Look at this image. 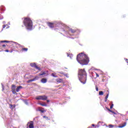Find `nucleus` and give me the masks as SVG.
Here are the masks:
<instances>
[{
  "instance_id": "f257e3e1",
  "label": "nucleus",
  "mask_w": 128,
  "mask_h": 128,
  "mask_svg": "<svg viewBox=\"0 0 128 128\" xmlns=\"http://www.w3.org/2000/svg\"><path fill=\"white\" fill-rule=\"evenodd\" d=\"M76 60L82 66H86L90 62V59L86 54L82 52L79 54L76 57Z\"/></svg>"
},
{
  "instance_id": "f03ea898",
  "label": "nucleus",
  "mask_w": 128,
  "mask_h": 128,
  "mask_svg": "<svg viewBox=\"0 0 128 128\" xmlns=\"http://www.w3.org/2000/svg\"><path fill=\"white\" fill-rule=\"evenodd\" d=\"M78 78L80 82L83 84L86 82V72L84 70H80L78 72Z\"/></svg>"
},
{
  "instance_id": "7ed1b4c3",
  "label": "nucleus",
  "mask_w": 128,
  "mask_h": 128,
  "mask_svg": "<svg viewBox=\"0 0 128 128\" xmlns=\"http://www.w3.org/2000/svg\"><path fill=\"white\" fill-rule=\"evenodd\" d=\"M23 24L24 26H26V30H32L33 24L32 21V20H30V18H24L23 21Z\"/></svg>"
},
{
  "instance_id": "20e7f679",
  "label": "nucleus",
  "mask_w": 128,
  "mask_h": 128,
  "mask_svg": "<svg viewBox=\"0 0 128 128\" xmlns=\"http://www.w3.org/2000/svg\"><path fill=\"white\" fill-rule=\"evenodd\" d=\"M61 34H62L64 36H66V38H74L76 36H76V33L74 32H65L64 34H62V33H61Z\"/></svg>"
},
{
  "instance_id": "39448f33",
  "label": "nucleus",
  "mask_w": 128,
  "mask_h": 128,
  "mask_svg": "<svg viewBox=\"0 0 128 128\" xmlns=\"http://www.w3.org/2000/svg\"><path fill=\"white\" fill-rule=\"evenodd\" d=\"M36 100H48V96H38L36 98Z\"/></svg>"
},
{
  "instance_id": "423d86ee",
  "label": "nucleus",
  "mask_w": 128,
  "mask_h": 128,
  "mask_svg": "<svg viewBox=\"0 0 128 128\" xmlns=\"http://www.w3.org/2000/svg\"><path fill=\"white\" fill-rule=\"evenodd\" d=\"M47 25L50 28H54L56 26V23H52V22H48Z\"/></svg>"
},
{
  "instance_id": "0eeeda50",
  "label": "nucleus",
  "mask_w": 128,
  "mask_h": 128,
  "mask_svg": "<svg viewBox=\"0 0 128 128\" xmlns=\"http://www.w3.org/2000/svg\"><path fill=\"white\" fill-rule=\"evenodd\" d=\"M30 66L32 68H34L36 70H40V68L38 66H36V63H34V62L30 64Z\"/></svg>"
},
{
  "instance_id": "6e6552de",
  "label": "nucleus",
  "mask_w": 128,
  "mask_h": 128,
  "mask_svg": "<svg viewBox=\"0 0 128 128\" xmlns=\"http://www.w3.org/2000/svg\"><path fill=\"white\" fill-rule=\"evenodd\" d=\"M44 108H38V112H42V114H44V112H46V110H44Z\"/></svg>"
},
{
  "instance_id": "1a4fd4ad",
  "label": "nucleus",
  "mask_w": 128,
  "mask_h": 128,
  "mask_svg": "<svg viewBox=\"0 0 128 128\" xmlns=\"http://www.w3.org/2000/svg\"><path fill=\"white\" fill-rule=\"evenodd\" d=\"M46 82H48L46 78H43L41 80V82H42V84H46Z\"/></svg>"
},
{
  "instance_id": "9d476101",
  "label": "nucleus",
  "mask_w": 128,
  "mask_h": 128,
  "mask_svg": "<svg viewBox=\"0 0 128 128\" xmlns=\"http://www.w3.org/2000/svg\"><path fill=\"white\" fill-rule=\"evenodd\" d=\"M126 126V122H124L123 124L119 126L118 128H124Z\"/></svg>"
},
{
  "instance_id": "9b49d317",
  "label": "nucleus",
  "mask_w": 128,
  "mask_h": 128,
  "mask_svg": "<svg viewBox=\"0 0 128 128\" xmlns=\"http://www.w3.org/2000/svg\"><path fill=\"white\" fill-rule=\"evenodd\" d=\"M20 88H22V86H18L17 87V88H16V90H16V92H20Z\"/></svg>"
},
{
  "instance_id": "f8f14e48",
  "label": "nucleus",
  "mask_w": 128,
  "mask_h": 128,
  "mask_svg": "<svg viewBox=\"0 0 128 128\" xmlns=\"http://www.w3.org/2000/svg\"><path fill=\"white\" fill-rule=\"evenodd\" d=\"M56 82H57L58 84L62 82V78H58V79L56 80Z\"/></svg>"
},
{
  "instance_id": "ddd939ff",
  "label": "nucleus",
  "mask_w": 128,
  "mask_h": 128,
  "mask_svg": "<svg viewBox=\"0 0 128 128\" xmlns=\"http://www.w3.org/2000/svg\"><path fill=\"white\" fill-rule=\"evenodd\" d=\"M2 28H8L10 26H8V24H6L3 25Z\"/></svg>"
},
{
  "instance_id": "4468645a",
  "label": "nucleus",
  "mask_w": 128,
  "mask_h": 128,
  "mask_svg": "<svg viewBox=\"0 0 128 128\" xmlns=\"http://www.w3.org/2000/svg\"><path fill=\"white\" fill-rule=\"evenodd\" d=\"M38 104H40V106H46V103H38Z\"/></svg>"
},
{
  "instance_id": "2eb2a0df",
  "label": "nucleus",
  "mask_w": 128,
  "mask_h": 128,
  "mask_svg": "<svg viewBox=\"0 0 128 128\" xmlns=\"http://www.w3.org/2000/svg\"><path fill=\"white\" fill-rule=\"evenodd\" d=\"M16 85L12 84V90H16Z\"/></svg>"
},
{
  "instance_id": "dca6fc26",
  "label": "nucleus",
  "mask_w": 128,
  "mask_h": 128,
  "mask_svg": "<svg viewBox=\"0 0 128 128\" xmlns=\"http://www.w3.org/2000/svg\"><path fill=\"white\" fill-rule=\"evenodd\" d=\"M67 56H70V58L72 60V58L74 55L72 54H67Z\"/></svg>"
},
{
  "instance_id": "f3484780",
  "label": "nucleus",
  "mask_w": 128,
  "mask_h": 128,
  "mask_svg": "<svg viewBox=\"0 0 128 128\" xmlns=\"http://www.w3.org/2000/svg\"><path fill=\"white\" fill-rule=\"evenodd\" d=\"M28 48H22V52H28Z\"/></svg>"
},
{
  "instance_id": "a211bd4d",
  "label": "nucleus",
  "mask_w": 128,
  "mask_h": 128,
  "mask_svg": "<svg viewBox=\"0 0 128 128\" xmlns=\"http://www.w3.org/2000/svg\"><path fill=\"white\" fill-rule=\"evenodd\" d=\"M34 124L32 123H30V124H29V128H34Z\"/></svg>"
},
{
  "instance_id": "6ab92c4d",
  "label": "nucleus",
  "mask_w": 128,
  "mask_h": 128,
  "mask_svg": "<svg viewBox=\"0 0 128 128\" xmlns=\"http://www.w3.org/2000/svg\"><path fill=\"white\" fill-rule=\"evenodd\" d=\"M52 76L54 78H58V76L56 75V73H52Z\"/></svg>"
},
{
  "instance_id": "aec40b11",
  "label": "nucleus",
  "mask_w": 128,
  "mask_h": 128,
  "mask_svg": "<svg viewBox=\"0 0 128 128\" xmlns=\"http://www.w3.org/2000/svg\"><path fill=\"white\" fill-rule=\"evenodd\" d=\"M38 78H40L38 76H36L34 77V78L33 80H34V82L35 80H38Z\"/></svg>"
},
{
  "instance_id": "412c9836",
  "label": "nucleus",
  "mask_w": 128,
  "mask_h": 128,
  "mask_svg": "<svg viewBox=\"0 0 128 128\" xmlns=\"http://www.w3.org/2000/svg\"><path fill=\"white\" fill-rule=\"evenodd\" d=\"M108 94L106 96H105V102H106V100H108Z\"/></svg>"
},
{
  "instance_id": "4be33fe9",
  "label": "nucleus",
  "mask_w": 128,
  "mask_h": 128,
  "mask_svg": "<svg viewBox=\"0 0 128 128\" xmlns=\"http://www.w3.org/2000/svg\"><path fill=\"white\" fill-rule=\"evenodd\" d=\"M2 42H10V41L8 40H2L0 42V44H2Z\"/></svg>"
},
{
  "instance_id": "5701e85b",
  "label": "nucleus",
  "mask_w": 128,
  "mask_h": 128,
  "mask_svg": "<svg viewBox=\"0 0 128 128\" xmlns=\"http://www.w3.org/2000/svg\"><path fill=\"white\" fill-rule=\"evenodd\" d=\"M44 74H46V72H42L39 74L40 76H44Z\"/></svg>"
},
{
  "instance_id": "b1692460",
  "label": "nucleus",
  "mask_w": 128,
  "mask_h": 128,
  "mask_svg": "<svg viewBox=\"0 0 128 128\" xmlns=\"http://www.w3.org/2000/svg\"><path fill=\"white\" fill-rule=\"evenodd\" d=\"M99 95L100 96H103L104 95V92L102 91L99 92Z\"/></svg>"
},
{
  "instance_id": "393cba45",
  "label": "nucleus",
  "mask_w": 128,
  "mask_h": 128,
  "mask_svg": "<svg viewBox=\"0 0 128 128\" xmlns=\"http://www.w3.org/2000/svg\"><path fill=\"white\" fill-rule=\"evenodd\" d=\"M108 110L110 111V112H112V113L114 114H116V113L115 112H114V111H112V110H110V109H108Z\"/></svg>"
},
{
  "instance_id": "a878e982",
  "label": "nucleus",
  "mask_w": 128,
  "mask_h": 128,
  "mask_svg": "<svg viewBox=\"0 0 128 128\" xmlns=\"http://www.w3.org/2000/svg\"><path fill=\"white\" fill-rule=\"evenodd\" d=\"M34 82V79H32V80H28L27 82H28V84H29V82Z\"/></svg>"
},
{
  "instance_id": "bb28decb",
  "label": "nucleus",
  "mask_w": 128,
  "mask_h": 128,
  "mask_svg": "<svg viewBox=\"0 0 128 128\" xmlns=\"http://www.w3.org/2000/svg\"><path fill=\"white\" fill-rule=\"evenodd\" d=\"M1 84L2 86V91L4 92V84H2V83Z\"/></svg>"
},
{
  "instance_id": "cd10ccee",
  "label": "nucleus",
  "mask_w": 128,
  "mask_h": 128,
  "mask_svg": "<svg viewBox=\"0 0 128 128\" xmlns=\"http://www.w3.org/2000/svg\"><path fill=\"white\" fill-rule=\"evenodd\" d=\"M12 92L14 94H18V93L16 92V90H12Z\"/></svg>"
},
{
  "instance_id": "c85d7f7f",
  "label": "nucleus",
  "mask_w": 128,
  "mask_h": 128,
  "mask_svg": "<svg viewBox=\"0 0 128 128\" xmlns=\"http://www.w3.org/2000/svg\"><path fill=\"white\" fill-rule=\"evenodd\" d=\"M14 44H15L16 46H20V44L18 43L14 42Z\"/></svg>"
},
{
  "instance_id": "c756f323",
  "label": "nucleus",
  "mask_w": 128,
  "mask_h": 128,
  "mask_svg": "<svg viewBox=\"0 0 128 128\" xmlns=\"http://www.w3.org/2000/svg\"><path fill=\"white\" fill-rule=\"evenodd\" d=\"M24 103L25 104H26V106H28V101L26 100H24Z\"/></svg>"
},
{
  "instance_id": "7c9ffc66",
  "label": "nucleus",
  "mask_w": 128,
  "mask_h": 128,
  "mask_svg": "<svg viewBox=\"0 0 128 128\" xmlns=\"http://www.w3.org/2000/svg\"><path fill=\"white\" fill-rule=\"evenodd\" d=\"M58 74H64L62 72H58Z\"/></svg>"
},
{
  "instance_id": "2f4dec72",
  "label": "nucleus",
  "mask_w": 128,
  "mask_h": 128,
  "mask_svg": "<svg viewBox=\"0 0 128 128\" xmlns=\"http://www.w3.org/2000/svg\"><path fill=\"white\" fill-rule=\"evenodd\" d=\"M43 118H46V120H48V116H43Z\"/></svg>"
},
{
  "instance_id": "473e14b6",
  "label": "nucleus",
  "mask_w": 128,
  "mask_h": 128,
  "mask_svg": "<svg viewBox=\"0 0 128 128\" xmlns=\"http://www.w3.org/2000/svg\"><path fill=\"white\" fill-rule=\"evenodd\" d=\"M112 108H114V104H112V105L110 106V108L112 109Z\"/></svg>"
},
{
  "instance_id": "72a5a7b5",
  "label": "nucleus",
  "mask_w": 128,
  "mask_h": 128,
  "mask_svg": "<svg viewBox=\"0 0 128 128\" xmlns=\"http://www.w3.org/2000/svg\"><path fill=\"white\" fill-rule=\"evenodd\" d=\"M64 76H66V78H68V74H64Z\"/></svg>"
},
{
  "instance_id": "f704fd0d",
  "label": "nucleus",
  "mask_w": 128,
  "mask_h": 128,
  "mask_svg": "<svg viewBox=\"0 0 128 128\" xmlns=\"http://www.w3.org/2000/svg\"><path fill=\"white\" fill-rule=\"evenodd\" d=\"M110 128H114V125L112 124H110L109 125Z\"/></svg>"
},
{
  "instance_id": "c9c22d12",
  "label": "nucleus",
  "mask_w": 128,
  "mask_h": 128,
  "mask_svg": "<svg viewBox=\"0 0 128 128\" xmlns=\"http://www.w3.org/2000/svg\"><path fill=\"white\" fill-rule=\"evenodd\" d=\"M96 92H98V86H96Z\"/></svg>"
},
{
  "instance_id": "e433bc0d",
  "label": "nucleus",
  "mask_w": 128,
  "mask_h": 128,
  "mask_svg": "<svg viewBox=\"0 0 128 128\" xmlns=\"http://www.w3.org/2000/svg\"><path fill=\"white\" fill-rule=\"evenodd\" d=\"M96 78H98V76H100L98 75V74H96Z\"/></svg>"
},
{
  "instance_id": "4c0bfd02",
  "label": "nucleus",
  "mask_w": 128,
  "mask_h": 128,
  "mask_svg": "<svg viewBox=\"0 0 128 128\" xmlns=\"http://www.w3.org/2000/svg\"><path fill=\"white\" fill-rule=\"evenodd\" d=\"M5 52H10L8 50H5Z\"/></svg>"
},
{
  "instance_id": "58836bf2",
  "label": "nucleus",
  "mask_w": 128,
  "mask_h": 128,
  "mask_svg": "<svg viewBox=\"0 0 128 128\" xmlns=\"http://www.w3.org/2000/svg\"><path fill=\"white\" fill-rule=\"evenodd\" d=\"M125 60H128V58H124Z\"/></svg>"
},
{
  "instance_id": "ea45409f",
  "label": "nucleus",
  "mask_w": 128,
  "mask_h": 128,
  "mask_svg": "<svg viewBox=\"0 0 128 128\" xmlns=\"http://www.w3.org/2000/svg\"><path fill=\"white\" fill-rule=\"evenodd\" d=\"M47 102H50V100H47Z\"/></svg>"
},
{
  "instance_id": "a19ab883",
  "label": "nucleus",
  "mask_w": 128,
  "mask_h": 128,
  "mask_svg": "<svg viewBox=\"0 0 128 128\" xmlns=\"http://www.w3.org/2000/svg\"><path fill=\"white\" fill-rule=\"evenodd\" d=\"M92 126H94V124H92Z\"/></svg>"
},
{
  "instance_id": "79ce46f5",
  "label": "nucleus",
  "mask_w": 128,
  "mask_h": 128,
  "mask_svg": "<svg viewBox=\"0 0 128 128\" xmlns=\"http://www.w3.org/2000/svg\"><path fill=\"white\" fill-rule=\"evenodd\" d=\"M2 46H6V45L4 44Z\"/></svg>"
},
{
  "instance_id": "37998d69",
  "label": "nucleus",
  "mask_w": 128,
  "mask_h": 128,
  "mask_svg": "<svg viewBox=\"0 0 128 128\" xmlns=\"http://www.w3.org/2000/svg\"><path fill=\"white\" fill-rule=\"evenodd\" d=\"M102 82H104V80L102 79Z\"/></svg>"
},
{
  "instance_id": "c03bdc74",
  "label": "nucleus",
  "mask_w": 128,
  "mask_h": 128,
  "mask_svg": "<svg viewBox=\"0 0 128 128\" xmlns=\"http://www.w3.org/2000/svg\"><path fill=\"white\" fill-rule=\"evenodd\" d=\"M67 98H70V97H68Z\"/></svg>"
},
{
  "instance_id": "a18cd8bd",
  "label": "nucleus",
  "mask_w": 128,
  "mask_h": 128,
  "mask_svg": "<svg viewBox=\"0 0 128 128\" xmlns=\"http://www.w3.org/2000/svg\"><path fill=\"white\" fill-rule=\"evenodd\" d=\"M120 116H122V114H120Z\"/></svg>"
},
{
  "instance_id": "49530a36",
  "label": "nucleus",
  "mask_w": 128,
  "mask_h": 128,
  "mask_svg": "<svg viewBox=\"0 0 128 128\" xmlns=\"http://www.w3.org/2000/svg\"><path fill=\"white\" fill-rule=\"evenodd\" d=\"M88 128H92V127H88Z\"/></svg>"
},
{
  "instance_id": "de8ad7c7",
  "label": "nucleus",
  "mask_w": 128,
  "mask_h": 128,
  "mask_svg": "<svg viewBox=\"0 0 128 128\" xmlns=\"http://www.w3.org/2000/svg\"><path fill=\"white\" fill-rule=\"evenodd\" d=\"M126 120H128V119H126Z\"/></svg>"
},
{
  "instance_id": "09e8293b",
  "label": "nucleus",
  "mask_w": 128,
  "mask_h": 128,
  "mask_svg": "<svg viewBox=\"0 0 128 128\" xmlns=\"http://www.w3.org/2000/svg\"><path fill=\"white\" fill-rule=\"evenodd\" d=\"M126 62L128 64V62Z\"/></svg>"
},
{
  "instance_id": "8fccbe9b",
  "label": "nucleus",
  "mask_w": 128,
  "mask_h": 128,
  "mask_svg": "<svg viewBox=\"0 0 128 128\" xmlns=\"http://www.w3.org/2000/svg\"><path fill=\"white\" fill-rule=\"evenodd\" d=\"M2 44H0V46Z\"/></svg>"
}]
</instances>
